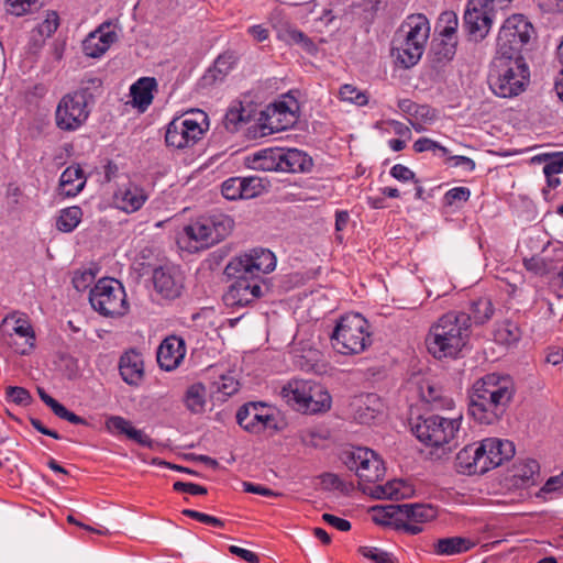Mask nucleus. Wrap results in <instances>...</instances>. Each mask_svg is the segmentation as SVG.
<instances>
[{"mask_svg": "<svg viewBox=\"0 0 563 563\" xmlns=\"http://www.w3.org/2000/svg\"><path fill=\"white\" fill-rule=\"evenodd\" d=\"M540 476V465L533 459H526L514 465V478L521 486L534 485Z\"/></svg>", "mask_w": 563, "mask_h": 563, "instance_id": "ea45409f", "label": "nucleus"}, {"mask_svg": "<svg viewBox=\"0 0 563 563\" xmlns=\"http://www.w3.org/2000/svg\"><path fill=\"white\" fill-rule=\"evenodd\" d=\"M521 46L499 41L497 37V51L493 59V66L504 70H528L529 66L526 64L521 54Z\"/></svg>", "mask_w": 563, "mask_h": 563, "instance_id": "b1692460", "label": "nucleus"}, {"mask_svg": "<svg viewBox=\"0 0 563 563\" xmlns=\"http://www.w3.org/2000/svg\"><path fill=\"white\" fill-rule=\"evenodd\" d=\"M101 79L93 77L81 82V87L66 93L55 111L56 126L66 132L78 130L88 119V102L93 98L91 90L101 88Z\"/></svg>", "mask_w": 563, "mask_h": 563, "instance_id": "7ed1b4c3", "label": "nucleus"}, {"mask_svg": "<svg viewBox=\"0 0 563 563\" xmlns=\"http://www.w3.org/2000/svg\"><path fill=\"white\" fill-rule=\"evenodd\" d=\"M482 453V459L485 461L487 472L503 464V462L510 460L515 455V445L509 440H501L498 438H487L478 443V449Z\"/></svg>", "mask_w": 563, "mask_h": 563, "instance_id": "412c9836", "label": "nucleus"}, {"mask_svg": "<svg viewBox=\"0 0 563 563\" xmlns=\"http://www.w3.org/2000/svg\"><path fill=\"white\" fill-rule=\"evenodd\" d=\"M236 422L253 434H260L266 430H280L273 409L262 401L241 406L236 412Z\"/></svg>", "mask_w": 563, "mask_h": 563, "instance_id": "ddd939ff", "label": "nucleus"}, {"mask_svg": "<svg viewBox=\"0 0 563 563\" xmlns=\"http://www.w3.org/2000/svg\"><path fill=\"white\" fill-rule=\"evenodd\" d=\"M227 276L234 278V283L223 295V301L227 306L244 307L262 297L264 278H256L243 273Z\"/></svg>", "mask_w": 563, "mask_h": 563, "instance_id": "4468645a", "label": "nucleus"}, {"mask_svg": "<svg viewBox=\"0 0 563 563\" xmlns=\"http://www.w3.org/2000/svg\"><path fill=\"white\" fill-rule=\"evenodd\" d=\"M280 148H266L255 153L252 158V165L255 169L264 172H280Z\"/></svg>", "mask_w": 563, "mask_h": 563, "instance_id": "a18cd8bd", "label": "nucleus"}, {"mask_svg": "<svg viewBox=\"0 0 563 563\" xmlns=\"http://www.w3.org/2000/svg\"><path fill=\"white\" fill-rule=\"evenodd\" d=\"M421 398L432 405L434 409H451L454 405L453 400L443 395L442 389L429 380L420 385Z\"/></svg>", "mask_w": 563, "mask_h": 563, "instance_id": "79ce46f5", "label": "nucleus"}, {"mask_svg": "<svg viewBox=\"0 0 563 563\" xmlns=\"http://www.w3.org/2000/svg\"><path fill=\"white\" fill-rule=\"evenodd\" d=\"M157 81L154 77H142L130 88L131 103L140 112H144L152 104L154 92H157Z\"/></svg>", "mask_w": 563, "mask_h": 563, "instance_id": "7c9ffc66", "label": "nucleus"}, {"mask_svg": "<svg viewBox=\"0 0 563 563\" xmlns=\"http://www.w3.org/2000/svg\"><path fill=\"white\" fill-rule=\"evenodd\" d=\"M234 228V220L224 213L217 212L201 216L185 225L183 233L188 240L195 241L198 249L211 247L227 239Z\"/></svg>", "mask_w": 563, "mask_h": 563, "instance_id": "0eeeda50", "label": "nucleus"}, {"mask_svg": "<svg viewBox=\"0 0 563 563\" xmlns=\"http://www.w3.org/2000/svg\"><path fill=\"white\" fill-rule=\"evenodd\" d=\"M208 129L207 113L200 109H191L168 123L165 133L166 145L177 150L191 147L202 139Z\"/></svg>", "mask_w": 563, "mask_h": 563, "instance_id": "423d86ee", "label": "nucleus"}, {"mask_svg": "<svg viewBox=\"0 0 563 563\" xmlns=\"http://www.w3.org/2000/svg\"><path fill=\"white\" fill-rule=\"evenodd\" d=\"M563 489V472L560 475L551 476L537 493L538 498L547 499V495L561 493Z\"/></svg>", "mask_w": 563, "mask_h": 563, "instance_id": "0e129e2a", "label": "nucleus"}, {"mask_svg": "<svg viewBox=\"0 0 563 563\" xmlns=\"http://www.w3.org/2000/svg\"><path fill=\"white\" fill-rule=\"evenodd\" d=\"M316 383L311 379H291L280 389V397L294 410L313 415L317 401L313 399Z\"/></svg>", "mask_w": 563, "mask_h": 563, "instance_id": "2eb2a0df", "label": "nucleus"}, {"mask_svg": "<svg viewBox=\"0 0 563 563\" xmlns=\"http://www.w3.org/2000/svg\"><path fill=\"white\" fill-rule=\"evenodd\" d=\"M413 150L417 153H423V152H433L437 154V152H440L442 156H445L449 154V150L444 146H442L440 143L429 139V137H420L413 143Z\"/></svg>", "mask_w": 563, "mask_h": 563, "instance_id": "052dcab7", "label": "nucleus"}, {"mask_svg": "<svg viewBox=\"0 0 563 563\" xmlns=\"http://www.w3.org/2000/svg\"><path fill=\"white\" fill-rule=\"evenodd\" d=\"M456 41L434 40L428 54L431 67L437 70L452 60L456 53Z\"/></svg>", "mask_w": 563, "mask_h": 563, "instance_id": "58836bf2", "label": "nucleus"}, {"mask_svg": "<svg viewBox=\"0 0 563 563\" xmlns=\"http://www.w3.org/2000/svg\"><path fill=\"white\" fill-rule=\"evenodd\" d=\"M424 48V46L394 37L391 57L395 66L404 69L413 67L420 60Z\"/></svg>", "mask_w": 563, "mask_h": 563, "instance_id": "c85d7f7f", "label": "nucleus"}, {"mask_svg": "<svg viewBox=\"0 0 563 563\" xmlns=\"http://www.w3.org/2000/svg\"><path fill=\"white\" fill-rule=\"evenodd\" d=\"M186 354L185 341L176 335L163 340L157 350V363L165 371H173L179 366Z\"/></svg>", "mask_w": 563, "mask_h": 563, "instance_id": "393cba45", "label": "nucleus"}, {"mask_svg": "<svg viewBox=\"0 0 563 563\" xmlns=\"http://www.w3.org/2000/svg\"><path fill=\"white\" fill-rule=\"evenodd\" d=\"M294 365L303 372H311L317 365V349L312 340H300L292 351Z\"/></svg>", "mask_w": 563, "mask_h": 563, "instance_id": "4c0bfd02", "label": "nucleus"}, {"mask_svg": "<svg viewBox=\"0 0 563 563\" xmlns=\"http://www.w3.org/2000/svg\"><path fill=\"white\" fill-rule=\"evenodd\" d=\"M241 177H231L223 181L221 192L228 200L242 199L243 190H241Z\"/></svg>", "mask_w": 563, "mask_h": 563, "instance_id": "bf43d9fd", "label": "nucleus"}, {"mask_svg": "<svg viewBox=\"0 0 563 563\" xmlns=\"http://www.w3.org/2000/svg\"><path fill=\"white\" fill-rule=\"evenodd\" d=\"M515 391L514 382L509 376L487 374L472 386L468 412L482 424H494L506 412Z\"/></svg>", "mask_w": 563, "mask_h": 563, "instance_id": "f257e3e1", "label": "nucleus"}, {"mask_svg": "<svg viewBox=\"0 0 563 563\" xmlns=\"http://www.w3.org/2000/svg\"><path fill=\"white\" fill-rule=\"evenodd\" d=\"M471 322L474 324H484L494 314V306L488 297H479L471 301L470 313Z\"/></svg>", "mask_w": 563, "mask_h": 563, "instance_id": "49530a36", "label": "nucleus"}, {"mask_svg": "<svg viewBox=\"0 0 563 563\" xmlns=\"http://www.w3.org/2000/svg\"><path fill=\"white\" fill-rule=\"evenodd\" d=\"M374 520L384 526H393L416 536L422 532V523L434 520L438 509L430 504H398L375 510Z\"/></svg>", "mask_w": 563, "mask_h": 563, "instance_id": "20e7f679", "label": "nucleus"}, {"mask_svg": "<svg viewBox=\"0 0 563 563\" xmlns=\"http://www.w3.org/2000/svg\"><path fill=\"white\" fill-rule=\"evenodd\" d=\"M358 552L374 563H399L393 553L376 547H361Z\"/></svg>", "mask_w": 563, "mask_h": 563, "instance_id": "864d4df0", "label": "nucleus"}, {"mask_svg": "<svg viewBox=\"0 0 563 563\" xmlns=\"http://www.w3.org/2000/svg\"><path fill=\"white\" fill-rule=\"evenodd\" d=\"M37 4H40L38 0H7V11L12 15L21 16Z\"/></svg>", "mask_w": 563, "mask_h": 563, "instance_id": "680f3d73", "label": "nucleus"}, {"mask_svg": "<svg viewBox=\"0 0 563 563\" xmlns=\"http://www.w3.org/2000/svg\"><path fill=\"white\" fill-rule=\"evenodd\" d=\"M319 485L323 490L334 493L336 495H349L353 489L351 483L343 481L334 473H323L319 475Z\"/></svg>", "mask_w": 563, "mask_h": 563, "instance_id": "09e8293b", "label": "nucleus"}, {"mask_svg": "<svg viewBox=\"0 0 563 563\" xmlns=\"http://www.w3.org/2000/svg\"><path fill=\"white\" fill-rule=\"evenodd\" d=\"M339 96L342 101L351 102L356 106H365L368 102L366 93L350 84H345L340 88Z\"/></svg>", "mask_w": 563, "mask_h": 563, "instance_id": "5fc2aeb1", "label": "nucleus"}, {"mask_svg": "<svg viewBox=\"0 0 563 563\" xmlns=\"http://www.w3.org/2000/svg\"><path fill=\"white\" fill-rule=\"evenodd\" d=\"M122 379L130 386H139L144 378V361L135 349L124 352L119 361Z\"/></svg>", "mask_w": 563, "mask_h": 563, "instance_id": "cd10ccee", "label": "nucleus"}, {"mask_svg": "<svg viewBox=\"0 0 563 563\" xmlns=\"http://www.w3.org/2000/svg\"><path fill=\"white\" fill-rule=\"evenodd\" d=\"M478 443L470 444L463 448L455 457L456 470L466 475L484 474L487 472L485 461L482 459Z\"/></svg>", "mask_w": 563, "mask_h": 563, "instance_id": "c756f323", "label": "nucleus"}, {"mask_svg": "<svg viewBox=\"0 0 563 563\" xmlns=\"http://www.w3.org/2000/svg\"><path fill=\"white\" fill-rule=\"evenodd\" d=\"M521 330L517 323L506 320L495 331V340L505 345L516 344L521 338Z\"/></svg>", "mask_w": 563, "mask_h": 563, "instance_id": "3c124183", "label": "nucleus"}, {"mask_svg": "<svg viewBox=\"0 0 563 563\" xmlns=\"http://www.w3.org/2000/svg\"><path fill=\"white\" fill-rule=\"evenodd\" d=\"M341 460L350 471L358 477V485L364 493L365 484H374L384 478L386 468L382 459L371 449L351 448L343 450Z\"/></svg>", "mask_w": 563, "mask_h": 563, "instance_id": "9d476101", "label": "nucleus"}, {"mask_svg": "<svg viewBox=\"0 0 563 563\" xmlns=\"http://www.w3.org/2000/svg\"><path fill=\"white\" fill-rule=\"evenodd\" d=\"M89 302L103 317L117 318L129 310L126 294L122 284L114 278H101L90 289Z\"/></svg>", "mask_w": 563, "mask_h": 563, "instance_id": "1a4fd4ad", "label": "nucleus"}, {"mask_svg": "<svg viewBox=\"0 0 563 563\" xmlns=\"http://www.w3.org/2000/svg\"><path fill=\"white\" fill-rule=\"evenodd\" d=\"M298 109V102L290 97L266 106L264 110L260 111L257 118L262 134H272L291 128L297 121Z\"/></svg>", "mask_w": 563, "mask_h": 563, "instance_id": "9b49d317", "label": "nucleus"}, {"mask_svg": "<svg viewBox=\"0 0 563 563\" xmlns=\"http://www.w3.org/2000/svg\"><path fill=\"white\" fill-rule=\"evenodd\" d=\"M545 158H550V161L544 165L543 173L545 176H554L563 173V155L562 153H556L553 155H544Z\"/></svg>", "mask_w": 563, "mask_h": 563, "instance_id": "338daca9", "label": "nucleus"}, {"mask_svg": "<svg viewBox=\"0 0 563 563\" xmlns=\"http://www.w3.org/2000/svg\"><path fill=\"white\" fill-rule=\"evenodd\" d=\"M279 166L284 173H305L312 168L313 161L305 152L297 148H280Z\"/></svg>", "mask_w": 563, "mask_h": 563, "instance_id": "f704fd0d", "label": "nucleus"}, {"mask_svg": "<svg viewBox=\"0 0 563 563\" xmlns=\"http://www.w3.org/2000/svg\"><path fill=\"white\" fill-rule=\"evenodd\" d=\"M354 419L363 424H369L382 410L379 397L376 394H364L355 397L353 404Z\"/></svg>", "mask_w": 563, "mask_h": 563, "instance_id": "2f4dec72", "label": "nucleus"}, {"mask_svg": "<svg viewBox=\"0 0 563 563\" xmlns=\"http://www.w3.org/2000/svg\"><path fill=\"white\" fill-rule=\"evenodd\" d=\"M462 415L445 418L439 415L420 417L412 426L417 439L428 446L442 448L454 441L460 430Z\"/></svg>", "mask_w": 563, "mask_h": 563, "instance_id": "6e6552de", "label": "nucleus"}, {"mask_svg": "<svg viewBox=\"0 0 563 563\" xmlns=\"http://www.w3.org/2000/svg\"><path fill=\"white\" fill-rule=\"evenodd\" d=\"M2 328L9 333V335L16 334L21 338H25L26 346L21 350H16L19 354L25 355L34 347L35 333L25 314L13 312L3 319Z\"/></svg>", "mask_w": 563, "mask_h": 563, "instance_id": "bb28decb", "label": "nucleus"}, {"mask_svg": "<svg viewBox=\"0 0 563 563\" xmlns=\"http://www.w3.org/2000/svg\"><path fill=\"white\" fill-rule=\"evenodd\" d=\"M118 40L117 26L112 22L106 21L87 35L82 42V51L88 57L99 58Z\"/></svg>", "mask_w": 563, "mask_h": 563, "instance_id": "a211bd4d", "label": "nucleus"}, {"mask_svg": "<svg viewBox=\"0 0 563 563\" xmlns=\"http://www.w3.org/2000/svg\"><path fill=\"white\" fill-rule=\"evenodd\" d=\"M273 27L277 32V37L280 41L289 45H297L302 48L307 53H313L316 49L314 44L311 38H309L305 33L291 26L287 22L275 21V15L272 16Z\"/></svg>", "mask_w": 563, "mask_h": 563, "instance_id": "473e14b6", "label": "nucleus"}, {"mask_svg": "<svg viewBox=\"0 0 563 563\" xmlns=\"http://www.w3.org/2000/svg\"><path fill=\"white\" fill-rule=\"evenodd\" d=\"M147 199L148 194L146 190L134 181H129L120 186L113 194L114 206L125 213L139 211Z\"/></svg>", "mask_w": 563, "mask_h": 563, "instance_id": "4be33fe9", "label": "nucleus"}, {"mask_svg": "<svg viewBox=\"0 0 563 563\" xmlns=\"http://www.w3.org/2000/svg\"><path fill=\"white\" fill-rule=\"evenodd\" d=\"M241 190H243L242 199H251L260 196L264 190L262 179L260 177H241Z\"/></svg>", "mask_w": 563, "mask_h": 563, "instance_id": "13d9d810", "label": "nucleus"}, {"mask_svg": "<svg viewBox=\"0 0 563 563\" xmlns=\"http://www.w3.org/2000/svg\"><path fill=\"white\" fill-rule=\"evenodd\" d=\"M333 349L341 354H358L372 344L368 321L360 313H346L330 333Z\"/></svg>", "mask_w": 563, "mask_h": 563, "instance_id": "39448f33", "label": "nucleus"}, {"mask_svg": "<svg viewBox=\"0 0 563 563\" xmlns=\"http://www.w3.org/2000/svg\"><path fill=\"white\" fill-rule=\"evenodd\" d=\"M495 13L477 0H470L464 13V26L471 40L478 42L487 36Z\"/></svg>", "mask_w": 563, "mask_h": 563, "instance_id": "dca6fc26", "label": "nucleus"}, {"mask_svg": "<svg viewBox=\"0 0 563 563\" xmlns=\"http://www.w3.org/2000/svg\"><path fill=\"white\" fill-rule=\"evenodd\" d=\"M369 494L376 499H401L409 496L410 488L402 481H389L374 486Z\"/></svg>", "mask_w": 563, "mask_h": 563, "instance_id": "37998d69", "label": "nucleus"}, {"mask_svg": "<svg viewBox=\"0 0 563 563\" xmlns=\"http://www.w3.org/2000/svg\"><path fill=\"white\" fill-rule=\"evenodd\" d=\"M459 25L457 15L453 11H445L441 13L437 29L439 31V35L443 40L456 41V30Z\"/></svg>", "mask_w": 563, "mask_h": 563, "instance_id": "603ef678", "label": "nucleus"}, {"mask_svg": "<svg viewBox=\"0 0 563 563\" xmlns=\"http://www.w3.org/2000/svg\"><path fill=\"white\" fill-rule=\"evenodd\" d=\"M276 267V257L267 249H253L249 253L233 257L225 266V275L243 273L256 278L273 272Z\"/></svg>", "mask_w": 563, "mask_h": 563, "instance_id": "f8f14e48", "label": "nucleus"}, {"mask_svg": "<svg viewBox=\"0 0 563 563\" xmlns=\"http://www.w3.org/2000/svg\"><path fill=\"white\" fill-rule=\"evenodd\" d=\"M86 184L84 170L79 165L68 166L60 175L59 191L66 197L78 195Z\"/></svg>", "mask_w": 563, "mask_h": 563, "instance_id": "e433bc0d", "label": "nucleus"}, {"mask_svg": "<svg viewBox=\"0 0 563 563\" xmlns=\"http://www.w3.org/2000/svg\"><path fill=\"white\" fill-rule=\"evenodd\" d=\"M475 545V541L461 536L440 538L433 543V552L437 555L452 556L466 553Z\"/></svg>", "mask_w": 563, "mask_h": 563, "instance_id": "c9c22d12", "label": "nucleus"}, {"mask_svg": "<svg viewBox=\"0 0 563 563\" xmlns=\"http://www.w3.org/2000/svg\"><path fill=\"white\" fill-rule=\"evenodd\" d=\"M5 398L15 405L24 407L31 405L33 401L30 391L26 388L20 386H8L5 388Z\"/></svg>", "mask_w": 563, "mask_h": 563, "instance_id": "4d7b16f0", "label": "nucleus"}, {"mask_svg": "<svg viewBox=\"0 0 563 563\" xmlns=\"http://www.w3.org/2000/svg\"><path fill=\"white\" fill-rule=\"evenodd\" d=\"M398 108L406 114L413 117L422 122H429L435 119V111L428 104H418L410 99H400Z\"/></svg>", "mask_w": 563, "mask_h": 563, "instance_id": "de8ad7c7", "label": "nucleus"}, {"mask_svg": "<svg viewBox=\"0 0 563 563\" xmlns=\"http://www.w3.org/2000/svg\"><path fill=\"white\" fill-rule=\"evenodd\" d=\"M273 27L277 32V37L280 41L289 45H297L302 48L307 53H313L316 49L314 44L311 38H309L305 33L291 26L287 22L275 21V15L272 16Z\"/></svg>", "mask_w": 563, "mask_h": 563, "instance_id": "72a5a7b5", "label": "nucleus"}, {"mask_svg": "<svg viewBox=\"0 0 563 563\" xmlns=\"http://www.w3.org/2000/svg\"><path fill=\"white\" fill-rule=\"evenodd\" d=\"M243 123V102L239 101L227 111L223 124L229 132H235Z\"/></svg>", "mask_w": 563, "mask_h": 563, "instance_id": "6e6d98bb", "label": "nucleus"}, {"mask_svg": "<svg viewBox=\"0 0 563 563\" xmlns=\"http://www.w3.org/2000/svg\"><path fill=\"white\" fill-rule=\"evenodd\" d=\"M238 55L233 51H227L214 60L213 67L208 70H231L238 65Z\"/></svg>", "mask_w": 563, "mask_h": 563, "instance_id": "e2e57ef3", "label": "nucleus"}, {"mask_svg": "<svg viewBox=\"0 0 563 563\" xmlns=\"http://www.w3.org/2000/svg\"><path fill=\"white\" fill-rule=\"evenodd\" d=\"M106 430L112 435H125L129 440L145 448H153L154 441L142 430L133 427L132 422L121 416H110L104 421Z\"/></svg>", "mask_w": 563, "mask_h": 563, "instance_id": "a878e982", "label": "nucleus"}, {"mask_svg": "<svg viewBox=\"0 0 563 563\" xmlns=\"http://www.w3.org/2000/svg\"><path fill=\"white\" fill-rule=\"evenodd\" d=\"M488 86L500 98H512L523 92L530 82L529 73H488Z\"/></svg>", "mask_w": 563, "mask_h": 563, "instance_id": "f3484780", "label": "nucleus"}, {"mask_svg": "<svg viewBox=\"0 0 563 563\" xmlns=\"http://www.w3.org/2000/svg\"><path fill=\"white\" fill-rule=\"evenodd\" d=\"M217 390L224 396H231L239 390L240 384L232 376L222 375L218 382L214 383Z\"/></svg>", "mask_w": 563, "mask_h": 563, "instance_id": "774afa93", "label": "nucleus"}, {"mask_svg": "<svg viewBox=\"0 0 563 563\" xmlns=\"http://www.w3.org/2000/svg\"><path fill=\"white\" fill-rule=\"evenodd\" d=\"M59 18L55 11L46 14L45 20L37 25V32L41 36L49 37L58 27Z\"/></svg>", "mask_w": 563, "mask_h": 563, "instance_id": "69168bd1", "label": "nucleus"}, {"mask_svg": "<svg viewBox=\"0 0 563 563\" xmlns=\"http://www.w3.org/2000/svg\"><path fill=\"white\" fill-rule=\"evenodd\" d=\"M206 394V387L202 383L192 384L187 388L184 395V404L192 415L205 412Z\"/></svg>", "mask_w": 563, "mask_h": 563, "instance_id": "c03bdc74", "label": "nucleus"}, {"mask_svg": "<svg viewBox=\"0 0 563 563\" xmlns=\"http://www.w3.org/2000/svg\"><path fill=\"white\" fill-rule=\"evenodd\" d=\"M532 34L533 26L531 23L523 15L515 14L504 22L498 36L499 41L523 47V45L529 43Z\"/></svg>", "mask_w": 563, "mask_h": 563, "instance_id": "5701e85b", "label": "nucleus"}, {"mask_svg": "<svg viewBox=\"0 0 563 563\" xmlns=\"http://www.w3.org/2000/svg\"><path fill=\"white\" fill-rule=\"evenodd\" d=\"M430 31L431 26L428 18L422 13H415L408 15L401 22L395 37L426 47Z\"/></svg>", "mask_w": 563, "mask_h": 563, "instance_id": "aec40b11", "label": "nucleus"}, {"mask_svg": "<svg viewBox=\"0 0 563 563\" xmlns=\"http://www.w3.org/2000/svg\"><path fill=\"white\" fill-rule=\"evenodd\" d=\"M82 210L78 206L65 208L60 211L56 220V227L62 232H71L80 223Z\"/></svg>", "mask_w": 563, "mask_h": 563, "instance_id": "8fccbe9b", "label": "nucleus"}, {"mask_svg": "<svg viewBox=\"0 0 563 563\" xmlns=\"http://www.w3.org/2000/svg\"><path fill=\"white\" fill-rule=\"evenodd\" d=\"M153 284L156 292L163 298L174 300L180 297L184 289V276L176 266H159L153 272Z\"/></svg>", "mask_w": 563, "mask_h": 563, "instance_id": "6ab92c4d", "label": "nucleus"}, {"mask_svg": "<svg viewBox=\"0 0 563 563\" xmlns=\"http://www.w3.org/2000/svg\"><path fill=\"white\" fill-rule=\"evenodd\" d=\"M471 335V317L463 311H449L432 324L426 338L428 351L435 358L455 357Z\"/></svg>", "mask_w": 563, "mask_h": 563, "instance_id": "f03ea898", "label": "nucleus"}, {"mask_svg": "<svg viewBox=\"0 0 563 563\" xmlns=\"http://www.w3.org/2000/svg\"><path fill=\"white\" fill-rule=\"evenodd\" d=\"M37 393L41 400L47 407H49L54 415L58 418L64 419L73 424L88 426V422L85 418L68 410L63 404L58 402L55 398L49 396L43 388L38 387Z\"/></svg>", "mask_w": 563, "mask_h": 563, "instance_id": "a19ab883", "label": "nucleus"}]
</instances>
